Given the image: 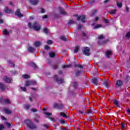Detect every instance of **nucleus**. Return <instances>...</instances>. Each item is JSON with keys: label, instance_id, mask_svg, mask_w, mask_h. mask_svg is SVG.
<instances>
[{"label": "nucleus", "instance_id": "obj_1", "mask_svg": "<svg viewBox=\"0 0 130 130\" xmlns=\"http://www.w3.org/2000/svg\"><path fill=\"white\" fill-rule=\"evenodd\" d=\"M28 26L30 29H34V30H35V31H39V30L41 29L40 24L36 22H34L32 25L31 23L29 22L28 23Z\"/></svg>", "mask_w": 130, "mask_h": 130}, {"label": "nucleus", "instance_id": "obj_2", "mask_svg": "<svg viewBox=\"0 0 130 130\" xmlns=\"http://www.w3.org/2000/svg\"><path fill=\"white\" fill-rule=\"evenodd\" d=\"M25 123H26V125L29 129H36L37 128V126L36 124L34 123V122H32L31 120L27 119L25 120Z\"/></svg>", "mask_w": 130, "mask_h": 130}, {"label": "nucleus", "instance_id": "obj_3", "mask_svg": "<svg viewBox=\"0 0 130 130\" xmlns=\"http://www.w3.org/2000/svg\"><path fill=\"white\" fill-rule=\"evenodd\" d=\"M82 52L86 56H90L91 53L90 52V48L88 47H84L82 48Z\"/></svg>", "mask_w": 130, "mask_h": 130}, {"label": "nucleus", "instance_id": "obj_4", "mask_svg": "<svg viewBox=\"0 0 130 130\" xmlns=\"http://www.w3.org/2000/svg\"><path fill=\"white\" fill-rule=\"evenodd\" d=\"M116 88H120L123 86V81L121 80H118L115 84Z\"/></svg>", "mask_w": 130, "mask_h": 130}, {"label": "nucleus", "instance_id": "obj_5", "mask_svg": "<svg viewBox=\"0 0 130 130\" xmlns=\"http://www.w3.org/2000/svg\"><path fill=\"white\" fill-rule=\"evenodd\" d=\"M53 79L55 80L56 82L58 84V83H60V84H62V83H63V79L62 78L57 77V75H54Z\"/></svg>", "mask_w": 130, "mask_h": 130}, {"label": "nucleus", "instance_id": "obj_6", "mask_svg": "<svg viewBox=\"0 0 130 130\" xmlns=\"http://www.w3.org/2000/svg\"><path fill=\"white\" fill-rule=\"evenodd\" d=\"M15 16H17V17H18V18H22V17H24V15L21 14L19 9H18L15 12Z\"/></svg>", "mask_w": 130, "mask_h": 130}, {"label": "nucleus", "instance_id": "obj_7", "mask_svg": "<svg viewBox=\"0 0 130 130\" xmlns=\"http://www.w3.org/2000/svg\"><path fill=\"white\" fill-rule=\"evenodd\" d=\"M53 107L54 108H58V109H62L63 108V105L55 103Z\"/></svg>", "mask_w": 130, "mask_h": 130}, {"label": "nucleus", "instance_id": "obj_8", "mask_svg": "<svg viewBox=\"0 0 130 130\" xmlns=\"http://www.w3.org/2000/svg\"><path fill=\"white\" fill-rule=\"evenodd\" d=\"M85 19H86V16H85L84 15H83L82 16H78L77 17V21H80V20H81V21L82 23H85Z\"/></svg>", "mask_w": 130, "mask_h": 130}, {"label": "nucleus", "instance_id": "obj_9", "mask_svg": "<svg viewBox=\"0 0 130 130\" xmlns=\"http://www.w3.org/2000/svg\"><path fill=\"white\" fill-rule=\"evenodd\" d=\"M4 12L6 14H12L13 13V11L10 9L8 7H6L4 9Z\"/></svg>", "mask_w": 130, "mask_h": 130}, {"label": "nucleus", "instance_id": "obj_10", "mask_svg": "<svg viewBox=\"0 0 130 130\" xmlns=\"http://www.w3.org/2000/svg\"><path fill=\"white\" fill-rule=\"evenodd\" d=\"M108 41H109V40H108V39H107L102 42H101V41H98V43L99 45H105V44H106V43H107L108 42Z\"/></svg>", "mask_w": 130, "mask_h": 130}, {"label": "nucleus", "instance_id": "obj_11", "mask_svg": "<svg viewBox=\"0 0 130 130\" xmlns=\"http://www.w3.org/2000/svg\"><path fill=\"white\" fill-rule=\"evenodd\" d=\"M6 88H7V86L5 84L2 83H0V89L2 92H5Z\"/></svg>", "mask_w": 130, "mask_h": 130}, {"label": "nucleus", "instance_id": "obj_12", "mask_svg": "<svg viewBox=\"0 0 130 130\" xmlns=\"http://www.w3.org/2000/svg\"><path fill=\"white\" fill-rule=\"evenodd\" d=\"M38 0H29V2L33 6H36L39 3Z\"/></svg>", "mask_w": 130, "mask_h": 130}, {"label": "nucleus", "instance_id": "obj_13", "mask_svg": "<svg viewBox=\"0 0 130 130\" xmlns=\"http://www.w3.org/2000/svg\"><path fill=\"white\" fill-rule=\"evenodd\" d=\"M4 81H5V82H6V83H11V82L12 81V79L7 76H4Z\"/></svg>", "mask_w": 130, "mask_h": 130}, {"label": "nucleus", "instance_id": "obj_14", "mask_svg": "<svg viewBox=\"0 0 130 130\" xmlns=\"http://www.w3.org/2000/svg\"><path fill=\"white\" fill-rule=\"evenodd\" d=\"M28 64L29 67H31L32 68H34L35 70H36V69H37V65H36V64H35V63L33 62L29 63Z\"/></svg>", "mask_w": 130, "mask_h": 130}, {"label": "nucleus", "instance_id": "obj_15", "mask_svg": "<svg viewBox=\"0 0 130 130\" xmlns=\"http://www.w3.org/2000/svg\"><path fill=\"white\" fill-rule=\"evenodd\" d=\"M60 115L61 116H62V117H64V118H69V114H66L63 112H60Z\"/></svg>", "mask_w": 130, "mask_h": 130}, {"label": "nucleus", "instance_id": "obj_16", "mask_svg": "<svg viewBox=\"0 0 130 130\" xmlns=\"http://www.w3.org/2000/svg\"><path fill=\"white\" fill-rule=\"evenodd\" d=\"M82 74L81 70H78L75 72V77H80Z\"/></svg>", "mask_w": 130, "mask_h": 130}, {"label": "nucleus", "instance_id": "obj_17", "mask_svg": "<svg viewBox=\"0 0 130 130\" xmlns=\"http://www.w3.org/2000/svg\"><path fill=\"white\" fill-rule=\"evenodd\" d=\"M59 11H60V14H61L62 15H66L67 14V13L66 12V11H64V10H63L62 9V8L60 7Z\"/></svg>", "mask_w": 130, "mask_h": 130}, {"label": "nucleus", "instance_id": "obj_18", "mask_svg": "<svg viewBox=\"0 0 130 130\" xmlns=\"http://www.w3.org/2000/svg\"><path fill=\"white\" fill-rule=\"evenodd\" d=\"M112 54V53L111 52V51H108L106 52V55L107 57V58H110V55H111Z\"/></svg>", "mask_w": 130, "mask_h": 130}, {"label": "nucleus", "instance_id": "obj_19", "mask_svg": "<svg viewBox=\"0 0 130 130\" xmlns=\"http://www.w3.org/2000/svg\"><path fill=\"white\" fill-rule=\"evenodd\" d=\"M114 104H115V105H116V106L117 107H120V106H119V101L116 100H114Z\"/></svg>", "mask_w": 130, "mask_h": 130}, {"label": "nucleus", "instance_id": "obj_20", "mask_svg": "<svg viewBox=\"0 0 130 130\" xmlns=\"http://www.w3.org/2000/svg\"><path fill=\"white\" fill-rule=\"evenodd\" d=\"M92 82L93 84L96 85V86L98 85V79H97V78H94L93 79H92Z\"/></svg>", "mask_w": 130, "mask_h": 130}, {"label": "nucleus", "instance_id": "obj_21", "mask_svg": "<svg viewBox=\"0 0 130 130\" xmlns=\"http://www.w3.org/2000/svg\"><path fill=\"white\" fill-rule=\"evenodd\" d=\"M31 85V80H27L25 82V84L24 85V86L25 87H28Z\"/></svg>", "mask_w": 130, "mask_h": 130}, {"label": "nucleus", "instance_id": "obj_22", "mask_svg": "<svg viewBox=\"0 0 130 130\" xmlns=\"http://www.w3.org/2000/svg\"><path fill=\"white\" fill-rule=\"evenodd\" d=\"M41 45V42H36L34 43V46H36V47H38Z\"/></svg>", "mask_w": 130, "mask_h": 130}, {"label": "nucleus", "instance_id": "obj_23", "mask_svg": "<svg viewBox=\"0 0 130 130\" xmlns=\"http://www.w3.org/2000/svg\"><path fill=\"white\" fill-rule=\"evenodd\" d=\"M28 50L29 52H33L34 51H35V49L32 47L29 46L28 48Z\"/></svg>", "mask_w": 130, "mask_h": 130}, {"label": "nucleus", "instance_id": "obj_24", "mask_svg": "<svg viewBox=\"0 0 130 130\" xmlns=\"http://www.w3.org/2000/svg\"><path fill=\"white\" fill-rule=\"evenodd\" d=\"M62 69H67L69 68H72V64H69L68 65H63L62 66Z\"/></svg>", "mask_w": 130, "mask_h": 130}, {"label": "nucleus", "instance_id": "obj_25", "mask_svg": "<svg viewBox=\"0 0 130 130\" xmlns=\"http://www.w3.org/2000/svg\"><path fill=\"white\" fill-rule=\"evenodd\" d=\"M4 111H5V113H7V114H10L12 113V111L8 109H5L4 110Z\"/></svg>", "mask_w": 130, "mask_h": 130}, {"label": "nucleus", "instance_id": "obj_26", "mask_svg": "<svg viewBox=\"0 0 130 130\" xmlns=\"http://www.w3.org/2000/svg\"><path fill=\"white\" fill-rule=\"evenodd\" d=\"M74 67L75 68H79V69H83V66L80 64H75Z\"/></svg>", "mask_w": 130, "mask_h": 130}, {"label": "nucleus", "instance_id": "obj_27", "mask_svg": "<svg viewBox=\"0 0 130 130\" xmlns=\"http://www.w3.org/2000/svg\"><path fill=\"white\" fill-rule=\"evenodd\" d=\"M110 14L111 15H116V9H114L111 11Z\"/></svg>", "mask_w": 130, "mask_h": 130}, {"label": "nucleus", "instance_id": "obj_28", "mask_svg": "<svg viewBox=\"0 0 130 130\" xmlns=\"http://www.w3.org/2000/svg\"><path fill=\"white\" fill-rule=\"evenodd\" d=\"M79 52V46H77L75 47L74 49V53H77Z\"/></svg>", "mask_w": 130, "mask_h": 130}, {"label": "nucleus", "instance_id": "obj_29", "mask_svg": "<svg viewBox=\"0 0 130 130\" xmlns=\"http://www.w3.org/2000/svg\"><path fill=\"white\" fill-rule=\"evenodd\" d=\"M22 78H23V79H29V78H30V75L24 74L22 75Z\"/></svg>", "mask_w": 130, "mask_h": 130}, {"label": "nucleus", "instance_id": "obj_30", "mask_svg": "<svg viewBox=\"0 0 130 130\" xmlns=\"http://www.w3.org/2000/svg\"><path fill=\"white\" fill-rule=\"evenodd\" d=\"M50 57L53 58L55 56V54L53 52H50L49 54Z\"/></svg>", "mask_w": 130, "mask_h": 130}, {"label": "nucleus", "instance_id": "obj_31", "mask_svg": "<svg viewBox=\"0 0 130 130\" xmlns=\"http://www.w3.org/2000/svg\"><path fill=\"white\" fill-rule=\"evenodd\" d=\"M60 39L61 40H63V41H68L67 38H66V37L63 36H61L60 37Z\"/></svg>", "mask_w": 130, "mask_h": 130}, {"label": "nucleus", "instance_id": "obj_32", "mask_svg": "<svg viewBox=\"0 0 130 130\" xmlns=\"http://www.w3.org/2000/svg\"><path fill=\"white\" fill-rule=\"evenodd\" d=\"M31 85H37V82L35 80H30Z\"/></svg>", "mask_w": 130, "mask_h": 130}, {"label": "nucleus", "instance_id": "obj_33", "mask_svg": "<svg viewBox=\"0 0 130 130\" xmlns=\"http://www.w3.org/2000/svg\"><path fill=\"white\" fill-rule=\"evenodd\" d=\"M43 32L45 34H48V29H47V28H44L43 29Z\"/></svg>", "mask_w": 130, "mask_h": 130}, {"label": "nucleus", "instance_id": "obj_34", "mask_svg": "<svg viewBox=\"0 0 130 130\" xmlns=\"http://www.w3.org/2000/svg\"><path fill=\"white\" fill-rule=\"evenodd\" d=\"M103 20L105 24H108L109 23V20L105 19V17H103Z\"/></svg>", "mask_w": 130, "mask_h": 130}, {"label": "nucleus", "instance_id": "obj_35", "mask_svg": "<svg viewBox=\"0 0 130 130\" xmlns=\"http://www.w3.org/2000/svg\"><path fill=\"white\" fill-rule=\"evenodd\" d=\"M125 38H127V39H129V38H130V31H128L126 34Z\"/></svg>", "mask_w": 130, "mask_h": 130}, {"label": "nucleus", "instance_id": "obj_36", "mask_svg": "<svg viewBox=\"0 0 130 130\" xmlns=\"http://www.w3.org/2000/svg\"><path fill=\"white\" fill-rule=\"evenodd\" d=\"M59 122L60 123H61V124H64L66 123V120L62 119H61L59 120Z\"/></svg>", "mask_w": 130, "mask_h": 130}, {"label": "nucleus", "instance_id": "obj_37", "mask_svg": "<svg viewBox=\"0 0 130 130\" xmlns=\"http://www.w3.org/2000/svg\"><path fill=\"white\" fill-rule=\"evenodd\" d=\"M75 23H76V22L73 20H70L68 22V25H70V24H75Z\"/></svg>", "mask_w": 130, "mask_h": 130}, {"label": "nucleus", "instance_id": "obj_38", "mask_svg": "<svg viewBox=\"0 0 130 130\" xmlns=\"http://www.w3.org/2000/svg\"><path fill=\"white\" fill-rule=\"evenodd\" d=\"M44 114L46 115V117H47V116H51V115H52V114L49 112H45Z\"/></svg>", "mask_w": 130, "mask_h": 130}, {"label": "nucleus", "instance_id": "obj_39", "mask_svg": "<svg viewBox=\"0 0 130 130\" xmlns=\"http://www.w3.org/2000/svg\"><path fill=\"white\" fill-rule=\"evenodd\" d=\"M70 93H71L72 96H76L77 95V92L74 91V90H71Z\"/></svg>", "mask_w": 130, "mask_h": 130}, {"label": "nucleus", "instance_id": "obj_40", "mask_svg": "<svg viewBox=\"0 0 130 130\" xmlns=\"http://www.w3.org/2000/svg\"><path fill=\"white\" fill-rule=\"evenodd\" d=\"M3 34H4V35H8V34H9V31H8V30H7L6 29H4L3 31Z\"/></svg>", "mask_w": 130, "mask_h": 130}, {"label": "nucleus", "instance_id": "obj_41", "mask_svg": "<svg viewBox=\"0 0 130 130\" xmlns=\"http://www.w3.org/2000/svg\"><path fill=\"white\" fill-rule=\"evenodd\" d=\"M103 38H104V36H103V35L99 36L98 37L99 41H100V40H101V39H103Z\"/></svg>", "mask_w": 130, "mask_h": 130}, {"label": "nucleus", "instance_id": "obj_42", "mask_svg": "<svg viewBox=\"0 0 130 130\" xmlns=\"http://www.w3.org/2000/svg\"><path fill=\"white\" fill-rule=\"evenodd\" d=\"M104 85L105 87H106V88H108V87H109V85H108V83L106 81H105L104 82Z\"/></svg>", "mask_w": 130, "mask_h": 130}, {"label": "nucleus", "instance_id": "obj_43", "mask_svg": "<svg viewBox=\"0 0 130 130\" xmlns=\"http://www.w3.org/2000/svg\"><path fill=\"white\" fill-rule=\"evenodd\" d=\"M77 87H78V84L76 82L73 83V88L77 89Z\"/></svg>", "mask_w": 130, "mask_h": 130}, {"label": "nucleus", "instance_id": "obj_44", "mask_svg": "<svg viewBox=\"0 0 130 130\" xmlns=\"http://www.w3.org/2000/svg\"><path fill=\"white\" fill-rule=\"evenodd\" d=\"M117 6L118 8H122V4L121 3H118L117 4Z\"/></svg>", "mask_w": 130, "mask_h": 130}, {"label": "nucleus", "instance_id": "obj_45", "mask_svg": "<svg viewBox=\"0 0 130 130\" xmlns=\"http://www.w3.org/2000/svg\"><path fill=\"white\" fill-rule=\"evenodd\" d=\"M4 103L5 104H9L10 103V100H9V99L5 100Z\"/></svg>", "mask_w": 130, "mask_h": 130}, {"label": "nucleus", "instance_id": "obj_46", "mask_svg": "<svg viewBox=\"0 0 130 130\" xmlns=\"http://www.w3.org/2000/svg\"><path fill=\"white\" fill-rule=\"evenodd\" d=\"M82 36L83 37H85V38H88V37L87 36V34L85 33V32L82 31Z\"/></svg>", "mask_w": 130, "mask_h": 130}, {"label": "nucleus", "instance_id": "obj_47", "mask_svg": "<svg viewBox=\"0 0 130 130\" xmlns=\"http://www.w3.org/2000/svg\"><path fill=\"white\" fill-rule=\"evenodd\" d=\"M121 126L122 128H123V129L125 128V123H124L123 122L121 123Z\"/></svg>", "mask_w": 130, "mask_h": 130}, {"label": "nucleus", "instance_id": "obj_48", "mask_svg": "<svg viewBox=\"0 0 130 130\" xmlns=\"http://www.w3.org/2000/svg\"><path fill=\"white\" fill-rule=\"evenodd\" d=\"M9 63H10V64H11L12 68H15V64L13 63V62L12 61H9Z\"/></svg>", "mask_w": 130, "mask_h": 130}, {"label": "nucleus", "instance_id": "obj_49", "mask_svg": "<svg viewBox=\"0 0 130 130\" xmlns=\"http://www.w3.org/2000/svg\"><path fill=\"white\" fill-rule=\"evenodd\" d=\"M6 125H7L8 128H11V123H10L9 122H6Z\"/></svg>", "mask_w": 130, "mask_h": 130}, {"label": "nucleus", "instance_id": "obj_50", "mask_svg": "<svg viewBox=\"0 0 130 130\" xmlns=\"http://www.w3.org/2000/svg\"><path fill=\"white\" fill-rule=\"evenodd\" d=\"M101 27V24H98L94 26V29H97L98 28H100Z\"/></svg>", "mask_w": 130, "mask_h": 130}, {"label": "nucleus", "instance_id": "obj_51", "mask_svg": "<svg viewBox=\"0 0 130 130\" xmlns=\"http://www.w3.org/2000/svg\"><path fill=\"white\" fill-rule=\"evenodd\" d=\"M53 70H55L56 69H58V64H56V66H52Z\"/></svg>", "mask_w": 130, "mask_h": 130}, {"label": "nucleus", "instance_id": "obj_52", "mask_svg": "<svg viewBox=\"0 0 130 130\" xmlns=\"http://www.w3.org/2000/svg\"><path fill=\"white\" fill-rule=\"evenodd\" d=\"M20 89H21L22 91L23 92H26V87H20Z\"/></svg>", "mask_w": 130, "mask_h": 130}, {"label": "nucleus", "instance_id": "obj_53", "mask_svg": "<svg viewBox=\"0 0 130 130\" xmlns=\"http://www.w3.org/2000/svg\"><path fill=\"white\" fill-rule=\"evenodd\" d=\"M47 44H52L53 42H52V41L50 40H49L47 41Z\"/></svg>", "mask_w": 130, "mask_h": 130}, {"label": "nucleus", "instance_id": "obj_54", "mask_svg": "<svg viewBox=\"0 0 130 130\" xmlns=\"http://www.w3.org/2000/svg\"><path fill=\"white\" fill-rule=\"evenodd\" d=\"M44 48L46 50H48V49H49V48H50V47H49V46H48V45H45Z\"/></svg>", "mask_w": 130, "mask_h": 130}, {"label": "nucleus", "instance_id": "obj_55", "mask_svg": "<svg viewBox=\"0 0 130 130\" xmlns=\"http://www.w3.org/2000/svg\"><path fill=\"white\" fill-rule=\"evenodd\" d=\"M130 77L128 75H127L126 77V82H128L129 81Z\"/></svg>", "mask_w": 130, "mask_h": 130}, {"label": "nucleus", "instance_id": "obj_56", "mask_svg": "<svg viewBox=\"0 0 130 130\" xmlns=\"http://www.w3.org/2000/svg\"><path fill=\"white\" fill-rule=\"evenodd\" d=\"M43 126H44V127H46V129H48V125L46 124H43Z\"/></svg>", "mask_w": 130, "mask_h": 130}, {"label": "nucleus", "instance_id": "obj_57", "mask_svg": "<svg viewBox=\"0 0 130 130\" xmlns=\"http://www.w3.org/2000/svg\"><path fill=\"white\" fill-rule=\"evenodd\" d=\"M58 125H59V123H58V122H56L55 124H54L55 128H56V127L58 126Z\"/></svg>", "mask_w": 130, "mask_h": 130}, {"label": "nucleus", "instance_id": "obj_58", "mask_svg": "<svg viewBox=\"0 0 130 130\" xmlns=\"http://www.w3.org/2000/svg\"><path fill=\"white\" fill-rule=\"evenodd\" d=\"M92 113V110L89 109L86 113L87 114H90V113Z\"/></svg>", "mask_w": 130, "mask_h": 130}, {"label": "nucleus", "instance_id": "obj_59", "mask_svg": "<svg viewBox=\"0 0 130 130\" xmlns=\"http://www.w3.org/2000/svg\"><path fill=\"white\" fill-rule=\"evenodd\" d=\"M77 112H78V113H80L82 115L84 114V113L81 110H77Z\"/></svg>", "mask_w": 130, "mask_h": 130}, {"label": "nucleus", "instance_id": "obj_60", "mask_svg": "<svg viewBox=\"0 0 130 130\" xmlns=\"http://www.w3.org/2000/svg\"><path fill=\"white\" fill-rule=\"evenodd\" d=\"M25 109H29V108H30V105H26V106H25Z\"/></svg>", "mask_w": 130, "mask_h": 130}, {"label": "nucleus", "instance_id": "obj_61", "mask_svg": "<svg viewBox=\"0 0 130 130\" xmlns=\"http://www.w3.org/2000/svg\"><path fill=\"white\" fill-rule=\"evenodd\" d=\"M31 111H32V112H37V109L33 108L31 109Z\"/></svg>", "mask_w": 130, "mask_h": 130}, {"label": "nucleus", "instance_id": "obj_62", "mask_svg": "<svg viewBox=\"0 0 130 130\" xmlns=\"http://www.w3.org/2000/svg\"><path fill=\"white\" fill-rule=\"evenodd\" d=\"M49 119H50V120H51V121H53V122H55V120L53 119L52 118V117H49Z\"/></svg>", "mask_w": 130, "mask_h": 130}, {"label": "nucleus", "instance_id": "obj_63", "mask_svg": "<svg viewBox=\"0 0 130 130\" xmlns=\"http://www.w3.org/2000/svg\"><path fill=\"white\" fill-rule=\"evenodd\" d=\"M45 12V10H44V9L42 8V10H41V13L43 14V13H44Z\"/></svg>", "mask_w": 130, "mask_h": 130}, {"label": "nucleus", "instance_id": "obj_64", "mask_svg": "<svg viewBox=\"0 0 130 130\" xmlns=\"http://www.w3.org/2000/svg\"><path fill=\"white\" fill-rule=\"evenodd\" d=\"M60 129L61 130H68V128H62L61 127H60Z\"/></svg>", "mask_w": 130, "mask_h": 130}]
</instances>
